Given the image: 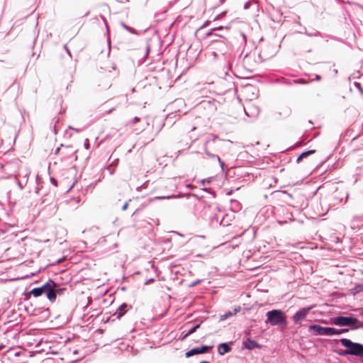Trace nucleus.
Listing matches in <instances>:
<instances>
[{"label": "nucleus", "instance_id": "nucleus-18", "mask_svg": "<svg viewBox=\"0 0 363 363\" xmlns=\"http://www.w3.org/2000/svg\"><path fill=\"white\" fill-rule=\"evenodd\" d=\"M199 328H200V324H197V325H194L193 328H191V329H189L188 330L187 335H190L193 334Z\"/></svg>", "mask_w": 363, "mask_h": 363}, {"label": "nucleus", "instance_id": "nucleus-21", "mask_svg": "<svg viewBox=\"0 0 363 363\" xmlns=\"http://www.w3.org/2000/svg\"><path fill=\"white\" fill-rule=\"evenodd\" d=\"M84 146L85 149H86V150H88L89 148V141L88 139L85 140Z\"/></svg>", "mask_w": 363, "mask_h": 363}, {"label": "nucleus", "instance_id": "nucleus-22", "mask_svg": "<svg viewBox=\"0 0 363 363\" xmlns=\"http://www.w3.org/2000/svg\"><path fill=\"white\" fill-rule=\"evenodd\" d=\"M128 202H125V203L123 204V207H122V210H123V211L126 210V209H127V208H128Z\"/></svg>", "mask_w": 363, "mask_h": 363}, {"label": "nucleus", "instance_id": "nucleus-16", "mask_svg": "<svg viewBox=\"0 0 363 363\" xmlns=\"http://www.w3.org/2000/svg\"><path fill=\"white\" fill-rule=\"evenodd\" d=\"M240 308L239 307L238 308H235L233 312H228V313H225L224 315H223L221 316V319L225 320V319L230 318V316L235 315L238 311H240Z\"/></svg>", "mask_w": 363, "mask_h": 363}, {"label": "nucleus", "instance_id": "nucleus-14", "mask_svg": "<svg viewBox=\"0 0 363 363\" xmlns=\"http://www.w3.org/2000/svg\"><path fill=\"white\" fill-rule=\"evenodd\" d=\"M230 350V347L227 343H220L218 347V352L220 355L228 352Z\"/></svg>", "mask_w": 363, "mask_h": 363}, {"label": "nucleus", "instance_id": "nucleus-13", "mask_svg": "<svg viewBox=\"0 0 363 363\" xmlns=\"http://www.w3.org/2000/svg\"><path fill=\"white\" fill-rule=\"evenodd\" d=\"M128 307V306L127 304L123 303L118 308L116 312L114 313V315H116L118 318H120L124 315Z\"/></svg>", "mask_w": 363, "mask_h": 363}, {"label": "nucleus", "instance_id": "nucleus-33", "mask_svg": "<svg viewBox=\"0 0 363 363\" xmlns=\"http://www.w3.org/2000/svg\"><path fill=\"white\" fill-rule=\"evenodd\" d=\"M77 133H79V130L78 129H74Z\"/></svg>", "mask_w": 363, "mask_h": 363}, {"label": "nucleus", "instance_id": "nucleus-12", "mask_svg": "<svg viewBox=\"0 0 363 363\" xmlns=\"http://www.w3.org/2000/svg\"><path fill=\"white\" fill-rule=\"evenodd\" d=\"M244 345L246 348L249 350L259 347V345L257 342H255V340H252L250 338L247 339V340L244 342Z\"/></svg>", "mask_w": 363, "mask_h": 363}, {"label": "nucleus", "instance_id": "nucleus-3", "mask_svg": "<svg viewBox=\"0 0 363 363\" xmlns=\"http://www.w3.org/2000/svg\"><path fill=\"white\" fill-rule=\"evenodd\" d=\"M358 320L356 318L337 316L332 318V323L338 326H350L357 324Z\"/></svg>", "mask_w": 363, "mask_h": 363}, {"label": "nucleus", "instance_id": "nucleus-1", "mask_svg": "<svg viewBox=\"0 0 363 363\" xmlns=\"http://www.w3.org/2000/svg\"><path fill=\"white\" fill-rule=\"evenodd\" d=\"M342 346L347 350L342 352L343 354H350L363 357V345L357 342H353L347 338L340 340Z\"/></svg>", "mask_w": 363, "mask_h": 363}, {"label": "nucleus", "instance_id": "nucleus-23", "mask_svg": "<svg viewBox=\"0 0 363 363\" xmlns=\"http://www.w3.org/2000/svg\"><path fill=\"white\" fill-rule=\"evenodd\" d=\"M140 121V118L138 117H135L133 119V123H135L137 122Z\"/></svg>", "mask_w": 363, "mask_h": 363}, {"label": "nucleus", "instance_id": "nucleus-9", "mask_svg": "<svg viewBox=\"0 0 363 363\" xmlns=\"http://www.w3.org/2000/svg\"><path fill=\"white\" fill-rule=\"evenodd\" d=\"M212 348L211 346H202L201 347H195L186 352V357H190L194 354H203L206 352L209 349Z\"/></svg>", "mask_w": 363, "mask_h": 363}, {"label": "nucleus", "instance_id": "nucleus-24", "mask_svg": "<svg viewBox=\"0 0 363 363\" xmlns=\"http://www.w3.org/2000/svg\"><path fill=\"white\" fill-rule=\"evenodd\" d=\"M199 283H200V281H196L193 282L190 286H194L197 285Z\"/></svg>", "mask_w": 363, "mask_h": 363}, {"label": "nucleus", "instance_id": "nucleus-31", "mask_svg": "<svg viewBox=\"0 0 363 363\" xmlns=\"http://www.w3.org/2000/svg\"><path fill=\"white\" fill-rule=\"evenodd\" d=\"M52 184H54L55 185H57L56 181H55L54 179H52Z\"/></svg>", "mask_w": 363, "mask_h": 363}, {"label": "nucleus", "instance_id": "nucleus-15", "mask_svg": "<svg viewBox=\"0 0 363 363\" xmlns=\"http://www.w3.org/2000/svg\"><path fill=\"white\" fill-rule=\"evenodd\" d=\"M205 152H206V155H207L208 157H210L211 159H215V160H216L219 162V164H220V167H221L222 169H223L224 162H223V161H221L220 158L218 155H214V154H212V153L209 152H208V151H207V150H206V151H205Z\"/></svg>", "mask_w": 363, "mask_h": 363}, {"label": "nucleus", "instance_id": "nucleus-32", "mask_svg": "<svg viewBox=\"0 0 363 363\" xmlns=\"http://www.w3.org/2000/svg\"><path fill=\"white\" fill-rule=\"evenodd\" d=\"M59 151H60V148L58 147V148L56 150V153H57Z\"/></svg>", "mask_w": 363, "mask_h": 363}, {"label": "nucleus", "instance_id": "nucleus-11", "mask_svg": "<svg viewBox=\"0 0 363 363\" xmlns=\"http://www.w3.org/2000/svg\"><path fill=\"white\" fill-rule=\"evenodd\" d=\"M349 331V329L344 328V329H336L334 328H328V336H332L335 335H340L344 333H347Z\"/></svg>", "mask_w": 363, "mask_h": 363}, {"label": "nucleus", "instance_id": "nucleus-17", "mask_svg": "<svg viewBox=\"0 0 363 363\" xmlns=\"http://www.w3.org/2000/svg\"><path fill=\"white\" fill-rule=\"evenodd\" d=\"M245 113L247 116H256L258 114V111L255 110V112L249 113V108H245Z\"/></svg>", "mask_w": 363, "mask_h": 363}, {"label": "nucleus", "instance_id": "nucleus-7", "mask_svg": "<svg viewBox=\"0 0 363 363\" xmlns=\"http://www.w3.org/2000/svg\"><path fill=\"white\" fill-rule=\"evenodd\" d=\"M49 284H54V281L50 279L42 286L33 289L30 293L33 294L35 297H38L42 294H45Z\"/></svg>", "mask_w": 363, "mask_h": 363}, {"label": "nucleus", "instance_id": "nucleus-10", "mask_svg": "<svg viewBox=\"0 0 363 363\" xmlns=\"http://www.w3.org/2000/svg\"><path fill=\"white\" fill-rule=\"evenodd\" d=\"M56 284L54 282V284H49L45 294L47 298L51 301L54 302L56 299Z\"/></svg>", "mask_w": 363, "mask_h": 363}, {"label": "nucleus", "instance_id": "nucleus-19", "mask_svg": "<svg viewBox=\"0 0 363 363\" xmlns=\"http://www.w3.org/2000/svg\"><path fill=\"white\" fill-rule=\"evenodd\" d=\"M255 90V88L252 86H247L245 89V93H248V92H252V94L256 97L257 96V94H255L254 93V91Z\"/></svg>", "mask_w": 363, "mask_h": 363}, {"label": "nucleus", "instance_id": "nucleus-30", "mask_svg": "<svg viewBox=\"0 0 363 363\" xmlns=\"http://www.w3.org/2000/svg\"><path fill=\"white\" fill-rule=\"evenodd\" d=\"M315 79H316V80H320V77L319 75H316L315 76Z\"/></svg>", "mask_w": 363, "mask_h": 363}, {"label": "nucleus", "instance_id": "nucleus-2", "mask_svg": "<svg viewBox=\"0 0 363 363\" xmlns=\"http://www.w3.org/2000/svg\"><path fill=\"white\" fill-rule=\"evenodd\" d=\"M267 322L272 325H284L286 319L284 313L280 310H272L267 313Z\"/></svg>", "mask_w": 363, "mask_h": 363}, {"label": "nucleus", "instance_id": "nucleus-26", "mask_svg": "<svg viewBox=\"0 0 363 363\" xmlns=\"http://www.w3.org/2000/svg\"><path fill=\"white\" fill-rule=\"evenodd\" d=\"M206 182L209 183V182H210V180H209V179H203V180L201 182V183H202V184H203V185Z\"/></svg>", "mask_w": 363, "mask_h": 363}, {"label": "nucleus", "instance_id": "nucleus-25", "mask_svg": "<svg viewBox=\"0 0 363 363\" xmlns=\"http://www.w3.org/2000/svg\"><path fill=\"white\" fill-rule=\"evenodd\" d=\"M303 158V157L300 155L298 157V158H297V160H296V162H300Z\"/></svg>", "mask_w": 363, "mask_h": 363}, {"label": "nucleus", "instance_id": "nucleus-8", "mask_svg": "<svg viewBox=\"0 0 363 363\" xmlns=\"http://www.w3.org/2000/svg\"><path fill=\"white\" fill-rule=\"evenodd\" d=\"M309 330L313 332L315 335L328 336V327H323L320 325H312L309 327Z\"/></svg>", "mask_w": 363, "mask_h": 363}, {"label": "nucleus", "instance_id": "nucleus-20", "mask_svg": "<svg viewBox=\"0 0 363 363\" xmlns=\"http://www.w3.org/2000/svg\"><path fill=\"white\" fill-rule=\"evenodd\" d=\"M315 152V150H308V151H306V152H303L301 154V155L303 157H307L308 155H311L313 153H314Z\"/></svg>", "mask_w": 363, "mask_h": 363}, {"label": "nucleus", "instance_id": "nucleus-28", "mask_svg": "<svg viewBox=\"0 0 363 363\" xmlns=\"http://www.w3.org/2000/svg\"><path fill=\"white\" fill-rule=\"evenodd\" d=\"M188 336H189V335H187V333H186L185 335H184L182 336V340H184V339H185L186 337H187Z\"/></svg>", "mask_w": 363, "mask_h": 363}, {"label": "nucleus", "instance_id": "nucleus-6", "mask_svg": "<svg viewBox=\"0 0 363 363\" xmlns=\"http://www.w3.org/2000/svg\"><path fill=\"white\" fill-rule=\"evenodd\" d=\"M30 171L26 167H21L17 174H16V179L17 180L18 185L21 189L23 188V186L20 182V179L24 178L27 180Z\"/></svg>", "mask_w": 363, "mask_h": 363}, {"label": "nucleus", "instance_id": "nucleus-5", "mask_svg": "<svg viewBox=\"0 0 363 363\" xmlns=\"http://www.w3.org/2000/svg\"><path fill=\"white\" fill-rule=\"evenodd\" d=\"M312 308V306H310L301 308L299 311H298L292 317V320L294 323L297 324L301 323V321H303L306 318Z\"/></svg>", "mask_w": 363, "mask_h": 363}, {"label": "nucleus", "instance_id": "nucleus-34", "mask_svg": "<svg viewBox=\"0 0 363 363\" xmlns=\"http://www.w3.org/2000/svg\"><path fill=\"white\" fill-rule=\"evenodd\" d=\"M201 363H208V362H206V361H203V362H201Z\"/></svg>", "mask_w": 363, "mask_h": 363}, {"label": "nucleus", "instance_id": "nucleus-29", "mask_svg": "<svg viewBox=\"0 0 363 363\" xmlns=\"http://www.w3.org/2000/svg\"><path fill=\"white\" fill-rule=\"evenodd\" d=\"M65 48L67 50V52H68V54L70 55L69 50H68V48H67L66 45H65Z\"/></svg>", "mask_w": 363, "mask_h": 363}, {"label": "nucleus", "instance_id": "nucleus-4", "mask_svg": "<svg viewBox=\"0 0 363 363\" xmlns=\"http://www.w3.org/2000/svg\"><path fill=\"white\" fill-rule=\"evenodd\" d=\"M213 49L212 55L214 58H218L220 55H224L228 52V47L225 42L220 41L215 44Z\"/></svg>", "mask_w": 363, "mask_h": 363}, {"label": "nucleus", "instance_id": "nucleus-27", "mask_svg": "<svg viewBox=\"0 0 363 363\" xmlns=\"http://www.w3.org/2000/svg\"><path fill=\"white\" fill-rule=\"evenodd\" d=\"M172 196H167V197H155V199H165V198H167V199H169L171 198Z\"/></svg>", "mask_w": 363, "mask_h": 363}]
</instances>
